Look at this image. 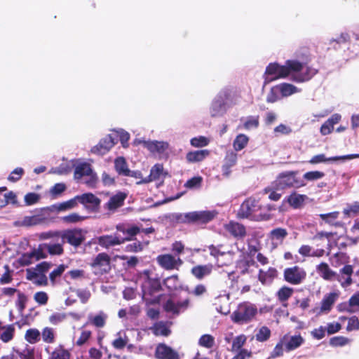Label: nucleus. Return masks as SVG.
<instances>
[{"label":"nucleus","mask_w":359,"mask_h":359,"mask_svg":"<svg viewBox=\"0 0 359 359\" xmlns=\"http://www.w3.org/2000/svg\"><path fill=\"white\" fill-rule=\"evenodd\" d=\"M291 70V78L296 82H304L311 79L316 73L315 68L295 60H287Z\"/></svg>","instance_id":"nucleus-1"},{"label":"nucleus","mask_w":359,"mask_h":359,"mask_svg":"<svg viewBox=\"0 0 359 359\" xmlns=\"http://www.w3.org/2000/svg\"><path fill=\"white\" fill-rule=\"evenodd\" d=\"M297 171H286L280 173L273 181V187L278 190L289 188L299 189L306 186L304 180L297 177Z\"/></svg>","instance_id":"nucleus-2"},{"label":"nucleus","mask_w":359,"mask_h":359,"mask_svg":"<svg viewBox=\"0 0 359 359\" xmlns=\"http://www.w3.org/2000/svg\"><path fill=\"white\" fill-rule=\"evenodd\" d=\"M257 313L256 306L249 302H243L238 305L237 309L231 315L232 320L236 323L245 324L251 321Z\"/></svg>","instance_id":"nucleus-3"},{"label":"nucleus","mask_w":359,"mask_h":359,"mask_svg":"<svg viewBox=\"0 0 359 359\" xmlns=\"http://www.w3.org/2000/svg\"><path fill=\"white\" fill-rule=\"evenodd\" d=\"M217 212L215 210H201L178 214L176 219L180 222L208 223L212 220Z\"/></svg>","instance_id":"nucleus-4"},{"label":"nucleus","mask_w":359,"mask_h":359,"mask_svg":"<svg viewBox=\"0 0 359 359\" xmlns=\"http://www.w3.org/2000/svg\"><path fill=\"white\" fill-rule=\"evenodd\" d=\"M260 208L261 205L258 200L249 198L242 203L238 214L241 218L261 220L263 219L262 215L257 214Z\"/></svg>","instance_id":"nucleus-5"},{"label":"nucleus","mask_w":359,"mask_h":359,"mask_svg":"<svg viewBox=\"0 0 359 359\" xmlns=\"http://www.w3.org/2000/svg\"><path fill=\"white\" fill-rule=\"evenodd\" d=\"M161 285L158 280L148 278L142 286V298L147 304H156L160 302Z\"/></svg>","instance_id":"nucleus-6"},{"label":"nucleus","mask_w":359,"mask_h":359,"mask_svg":"<svg viewBox=\"0 0 359 359\" xmlns=\"http://www.w3.org/2000/svg\"><path fill=\"white\" fill-rule=\"evenodd\" d=\"M289 75L291 76V70L287 64V61L285 62V65H279L277 63H271L267 66L265 71L264 85H266L276 79L285 78Z\"/></svg>","instance_id":"nucleus-7"},{"label":"nucleus","mask_w":359,"mask_h":359,"mask_svg":"<svg viewBox=\"0 0 359 359\" xmlns=\"http://www.w3.org/2000/svg\"><path fill=\"white\" fill-rule=\"evenodd\" d=\"M228 95L226 90H222L214 98L210 108V114L212 117L222 116L226 112Z\"/></svg>","instance_id":"nucleus-8"},{"label":"nucleus","mask_w":359,"mask_h":359,"mask_svg":"<svg viewBox=\"0 0 359 359\" xmlns=\"http://www.w3.org/2000/svg\"><path fill=\"white\" fill-rule=\"evenodd\" d=\"M339 296V292H338L326 294L320 302V306L313 308L310 311V312L315 313L316 316L328 313L332 310L334 303L338 299Z\"/></svg>","instance_id":"nucleus-9"},{"label":"nucleus","mask_w":359,"mask_h":359,"mask_svg":"<svg viewBox=\"0 0 359 359\" xmlns=\"http://www.w3.org/2000/svg\"><path fill=\"white\" fill-rule=\"evenodd\" d=\"M285 281L292 285L301 284L306 277V272L303 268L298 266L286 268L284 270Z\"/></svg>","instance_id":"nucleus-10"},{"label":"nucleus","mask_w":359,"mask_h":359,"mask_svg":"<svg viewBox=\"0 0 359 359\" xmlns=\"http://www.w3.org/2000/svg\"><path fill=\"white\" fill-rule=\"evenodd\" d=\"M125 242L126 239H123V237L118 233L103 235L95 239V243L98 244L100 247L106 250L122 245Z\"/></svg>","instance_id":"nucleus-11"},{"label":"nucleus","mask_w":359,"mask_h":359,"mask_svg":"<svg viewBox=\"0 0 359 359\" xmlns=\"http://www.w3.org/2000/svg\"><path fill=\"white\" fill-rule=\"evenodd\" d=\"M42 259H44V254L39 245L37 248H34L28 252H22L18 259V262L21 266H28Z\"/></svg>","instance_id":"nucleus-12"},{"label":"nucleus","mask_w":359,"mask_h":359,"mask_svg":"<svg viewBox=\"0 0 359 359\" xmlns=\"http://www.w3.org/2000/svg\"><path fill=\"white\" fill-rule=\"evenodd\" d=\"M62 242H67L70 245L78 247L84 241V234L81 229H70L63 231L60 233Z\"/></svg>","instance_id":"nucleus-13"},{"label":"nucleus","mask_w":359,"mask_h":359,"mask_svg":"<svg viewBox=\"0 0 359 359\" xmlns=\"http://www.w3.org/2000/svg\"><path fill=\"white\" fill-rule=\"evenodd\" d=\"M353 273V266L350 264H346L337 273L336 279L340 284L341 287L346 289L351 286L353 281L352 275Z\"/></svg>","instance_id":"nucleus-14"},{"label":"nucleus","mask_w":359,"mask_h":359,"mask_svg":"<svg viewBox=\"0 0 359 359\" xmlns=\"http://www.w3.org/2000/svg\"><path fill=\"white\" fill-rule=\"evenodd\" d=\"M156 260L158 264L166 270L178 269L182 264V261L180 258H175L170 254L158 255Z\"/></svg>","instance_id":"nucleus-15"},{"label":"nucleus","mask_w":359,"mask_h":359,"mask_svg":"<svg viewBox=\"0 0 359 359\" xmlns=\"http://www.w3.org/2000/svg\"><path fill=\"white\" fill-rule=\"evenodd\" d=\"M359 158V154H348L344 156H332L330 158H327L325 154H320L313 156L309 160V163L311 164H318L321 163H327V162H336L339 160L346 161V160H352L353 158Z\"/></svg>","instance_id":"nucleus-16"},{"label":"nucleus","mask_w":359,"mask_h":359,"mask_svg":"<svg viewBox=\"0 0 359 359\" xmlns=\"http://www.w3.org/2000/svg\"><path fill=\"white\" fill-rule=\"evenodd\" d=\"M126 196L127 195L123 192H118L112 195L104 205V208L109 211V214L114 213L118 208L123 205Z\"/></svg>","instance_id":"nucleus-17"},{"label":"nucleus","mask_w":359,"mask_h":359,"mask_svg":"<svg viewBox=\"0 0 359 359\" xmlns=\"http://www.w3.org/2000/svg\"><path fill=\"white\" fill-rule=\"evenodd\" d=\"M116 140L111 135H108L102 138L100 142L91 149L92 153L104 155L107 153L115 144Z\"/></svg>","instance_id":"nucleus-18"},{"label":"nucleus","mask_w":359,"mask_h":359,"mask_svg":"<svg viewBox=\"0 0 359 359\" xmlns=\"http://www.w3.org/2000/svg\"><path fill=\"white\" fill-rule=\"evenodd\" d=\"M1 359H34V348L25 346L22 348L13 349L11 354L2 357Z\"/></svg>","instance_id":"nucleus-19"},{"label":"nucleus","mask_w":359,"mask_h":359,"mask_svg":"<svg viewBox=\"0 0 359 359\" xmlns=\"http://www.w3.org/2000/svg\"><path fill=\"white\" fill-rule=\"evenodd\" d=\"M188 304L189 301L187 299L180 302H177L173 299H168L165 303L163 308L168 313L178 315L188 307Z\"/></svg>","instance_id":"nucleus-20"},{"label":"nucleus","mask_w":359,"mask_h":359,"mask_svg":"<svg viewBox=\"0 0 359 359\" xmlns=\"http://www.w3.org/2000/svg\"><path fill=\"white\" fill-rule=\"evenodd\" d=\"M155 355L158 359H180L178 353L164 344L157 346Z\"/></svg>","instance_id":"nucleus-21"},{"label":"nucleus","mask_w":359,"mask_h":359,"mask_svg":"<svg viewBox=\"0 0 359 359\" xmlns=\"http://www.w3.org/2000/svg\"><path fill=\"white\" fill-rule=\"evenodd\" d=\"M163 166L161 164L157 163L151 168L149 175L137 182V184H147L152 181L160 180L163 179Z\"/></svg>","instance_id":"nucleus-22"},{"label":"nucleus","mask_w":359,"mask_h":359,"mask_svg":"<svg viewBox=\"0 0 359 359\" xmlns=\"http://www.w3.org/2000/svg\"><path fill=\"white\" fill-rule=\"evenodd\" d=\"M76 198L78 202L84 205L87 208L92 210L97 208L100 203V200L91 193L76 196Z\"/></svg>","instance_id":"nucleus-23"},{"label":"nucleus","mask_w":359,"mask_h":359,"mask_svg":"<svg viewBox=\"0 0 359 359\" xmlns=\"http://www.w3.org/2000/svg\"><path fill=\"white\" fill-rule=\"evenodd\" d=\"M109 266V257L104 252L98 254L91 263V266L95 269H99L98 273L106 272ZM96 273L97 272H95Z\"/></svg>","instance_id":"nucleus-24"},{"label":"nucleus","mask_w":359,"mask_h":359,"mask_svg":"<svg viewBox=\"0 0 359 359\" xmlns=\"http://www.w3.org/2000/svg\"><path fill=\"white\" fill-rule=\"evenodd\" d=\"M316 271L319 276L327 281H332L336 279L337 272L333 271L325 262H321L316 266Z\"/></svg>","instance_id":"nucleus-25"},{"label":"nucleus","mask_w":359,"mask_h":359,"mask_svg":"<svg viewBox=\"0 0 359 359\" xmlns=\"http://www.w3.org/2000/svg\"><path fill=\"white\" fill-rule=\"evenodd\" d=\"M92 170L93 169L89 163L76 160L74 169V179L81 180L85 177L86 175L90 173Z\"/></svg>","instance_id":"nucleus-26"},{"label":"nucleus","mask_w":359,"mask_h":359,"mask_svg":"<svg viewBox=\"0 0 359 359\" xmlns=\"http://www.w3.org/2000/svg\"><path fill=\"white\" fill-rule=\"evenodd\" d=\"M341 118L339 114H334L328 118L320 127V132L322 135H327L330 134L333 129L334 126L338 123Z\"/></svg>","instance_id":"nucleus-27"},{"label":"nucleus","mask_w":359,"mask_h":359,"mask_svg":"<svg viewBox=\"0 0 359 359\" xmlns=\"http://www.w3.org/2000/svg\"><path fill=\"white\" fill-rule=\"evenodd\" d=\"M146 149L151 153L163 154L169 149V143L165 141L149 140L146 143Z\"/></svg>","instance_id":"nucleus-28"},{"label":"nucleus","mask_w":359,"mask_h":359,"mask_svg":"<svg viewBox=\"0 0 359 359\" xmlns=\"http://www.w3.org/2000/svg\"><path fill=\"white\" fill-rule=\"evenodd\" d=\"M224 228L226 231L236 238H243L246 233L244 226L238 222H231L225 224Z\"/></svg>","instance_id":"nucleus-29"},{"label":"nucleus","mask_w":359,"mask_h":359,"mask_svg":"<svg viewBox=\"0 0 359 359\" xmlns=\"http://www.w3.org/2000/svg\"><path fill=\"white\" fill-rule=\"evenodd\" d=\"M39 245L44 254V259L47 257V252L53 255H60L63 252L62 245L60 243H43Z\"/></svg>","instance_id":"nucleus-30"},{"label":"nucleus","mask_w":359,"mask_h":359,"mask_svg":"<svg viewBox=\"0 0 359 359\" xmlns=\"http://www.w3.org/2000/svg\"><path fill=\"white\" fill-rule=\"evenodd\" d=\"M76 162L75 159L63 161L58 167L53 168L51 172L58 175L68 174L72 169H75Z\"/></svg>","instance_id":"nucleus-31"},{"label":"nucleus","mask_w":359,"mask_h":359,"mask_svg":"<svg viewBox=\"0 0 359 359\" xmlns=\"http://www.w3.org/2000/svg\"><path fill=\"white\" fill-rule=\"evenodd\" d=\"M210 151L207 149L189 151L186 155V159L189 163H198L203 161Z\"/></svg>","instance_id":"nucleus-32"},{"label":"nucleus","mask_w":359,"mask_h":359,"mask_svg":"<svg viewBox=\"0 0 359 359\" xmlns=\"http://www.w3.org/2000/svg\"><path fill=\"white\" fill-rule=\"evenodd\" d=\"M212 270L211 264L198 265L192 268L191 273L198 280L210 274Z\"/></svg>","instance_id":"nucleus-33"},{"label":"nucleus","mask_w":359,"mask_h":359,"mask_svg":"<svg viewBox=\"0 0 359 359\" xmlns=\"http://www.w3.org/2000/svg\"><path fill=\"white\" fill-rule=\"evenodd\" d=\"M307 199L308 196L306 195L293 192L287 197V201L292 208H299L304 205L305 201Z\"/></svg>","instance_id":"nucleus-34"},{"label":"nucleus","mask_w":359,"mask_h":359,"mask_svg":"<svg viewBox=\"0 0 359 359\" xmlns=\"http://www.w3.org/2000/svg\"><path fill=\"white\" fill-rule=\"evenodd\" d=\"M276 276L277 270L275 268L270 267L267 271L259 269L258 279L262 284H267L271 283Z\"/></svg>","instance_id":"nucleus-35"},{"label":"nucleus","mask_w":359,"mask_h":359,"mask_svg":"<svg viewBox=\"0 0 359 359\" xmlns=\"http://www.w3.org/2000/svg\"><path fill=\"white\" fill-rule=\"evenodd\" d=\"M304 341V340L300 334L292 337L287 335V338L284 343L285 349L287 351L294 350L299 347Z\"/></svg>","instance_id":"nucleus-36"},{"label":"nucleus","mask_w":359,"mask_h":359,"mask_svg":"<svg viewBox=\"0 0 359 359\" xmlns=\"http://www.w3.org/2000/svg\"><path fill=\"white\" fill-rule=\"evenodd\" d=\"M107 315L103 311H100L97 315L89 314L88 323L92 324L97 327H103L105 325Z\"/></svg>","instance_id":"nucleus-37"},{"label":"nucleus","mask_w":359,"mask_h":359,"mask_svg":"<svg viewBox=\"0 0 359 359\" xmlns=\"http://www.w3.org/2000/svg\"><path fill=\"white\" fill-rule=\"evenodd\" d=\"M114 168L118 174L123 176H128L130 171L126 159L121 156L115 159Z\"/></svg>","instance_id":"nucleus-38"},{"label":"nucleus","mask_w":359,"mask_h":359,"mask_svg":"<svg viewBox=\"0 0 359 359\" xmlns=\"http://www.w3.org/2000/svg\"><path fill=\"white\" fill-rule=\"evenodd\" d=\"M241 121L243 122V128L247 130L256 129L259 124L258 116H250L244 119H241Z\"/></svg>","instance_id":"nucleus-39"},{"label":"nucleus","mask_w":359,"mask_h":359,"mask_svg":"<svg viewBox=\"0 0 359 359\" xmlns=\"http://www.w3.org/2000/svg\"><path fill=\"white\" fill-rule=\"evenodd\" d=\"M15 332V328L13 325H7L0 327V339L4 342H8L13 338Z\"/></svg>","instance_id":"nucleus-40"},{"label":"nucleus","mask_w":359,"mask_h":359,"mask_svg":"<svg viewBox=\"0 0 359 359\" xmlns=\"http://www.w3.org/2000/svg\"><path fill=\"white\" fill-rule=\"evenodd\" d=\"M249 142V137L245 134L238 135L233 142V147L235 151H239L244 149Z\"/></svg>","instance_id":"nucleus-41"},{"label":"nucleus","mask_w":359,"mask_h":359,"mask_svg":"<svg viewBox=\"0 0 359 359\" xmlns=\"http://www.w3.org/2000/svg\"><path fill=\"white\" fill-rule=\"evenodd\" d=\"M339 212L337 211L329 212L327 214H320L319 217L326 223L333 225L335 226H341V222H334L339 217Z\"/></svg>","instance_id":"nucleus-42"},{"label":"nucleus","mask_w":359,"mask_h":359,"mask_svg":"<svg viewBox=\"0 0 359 359\" xmlns=\"http://www.w3.org/2000/svg\"><path fill=\"white\" fill-rule=\"evenodd\" d=\"M331 264L334 267L346 265L348 262V257L344 252H337L330 258Z\"/></svg>","instance_id":"nucleus-43"},{"label":"nucleus","mask_w":359,"mask_h":359,"mask_svg":"<svg viewBox=\"0 0 359 359\" xmlns=\"http://www.w3.org/2000/svg\"><path fill=\"white\" fill-rule=\"evenodd\" d=\"M293 291L292 288L284 286L277 292V297L283 306H287L285 302L292 295Z\"/></svg>","instance_id":"nucleus-44"},{"label":"nucleus","mask_w":359,"mask_h":359,"mask_svg":"<svg viewBox=\"0 0 359 359\" xmlns=\"http://www.w3.org/2000/svg\"><path fill=\"white\" fill-rule=\"evenodd\" d=\"M278 86L282 97H287L298 92L297 87L290 83H283Z\"/></svg>","instance_id":"nucleus-45"},{"label":"nucleus","mask_w":359,"mask_h":359,"mask_svg":"<svg viewBox=\"0 0 359 359\" xmlns=\"http://www.w3.org/2000/svg\"><path fill=\"white\" fill-rule=\"evenodd\" d=\"M70 353L62 347L56 348L50 353L48 359H69Z\"/></svg>","instance_id":"nucleus-46"},{"label":"nucleus","mask_w":359,"mask_h":359,"mask_svg":"<svg viewBox=\"0 0 359 359\" xmlns=\"http://www.w3.org/2000/svg\"><path fill=\"white\" fill-rule=\"evenodd\" d=\"M155 335L168 336L170 331L167 325L163 322L156 323L151 328Z\"/></svg>","instance_id":"nucleus-47"},{"label":"nucleus","mask_w":359,"mask_h":359,"mask_svg":"<svg viewBox=\"0 0 359 359\" xmlns=\"http://www.w3.org/2000/svg\"><path fill=\"white\" fill-rule=\"evenodd\" d=\"M78 204V199L76 198V196H75L74 198H72L69 201L60 203L55 205V208L59 211H65L71 210L74 208H75Z\"/></svg>","instance_id":"nucleus-48"},{"label":"nucleus","mask_w":359,"mask_h":359,"mask_svg":"<svg viewBox=\"0 0 359 359\" xmlns=\"http://www.w3.org/2000/svg\"><path fill=\"white\" fill-rule=\"evenodd\" d=\"M40 222V219L36 216H26L21 220H19L16 224L19 226H29L36 225Z\"/></svg>","instance_id":"nucleus-49"},{"label":"nucleus","mask_w":359,"mask_h":359,"mask_svg":"<svg viewBox=\"0 0 359 359\" xmlns=\"http://www.w3.org/2000/svg\"><path fill=\"white\" fill-rule=\"evenodd\" d=\"M281 97L280 89L277 85L271 88L266 96V102L273 103L278 101Z\"/></svg>","instance_id":"nucleus-50"},{"label":"nucleus","mask_w":359,"mask_h":359,"mask_svg":"<svg viewBox=\"0 0 359 359\" xmlns=\"http://www.w3.org/2000/svg\"><path fill=\"white\" fill-rule=\"evenodd\" d=\"M25 339L30 344H35L40 339V332L37 329H29L25 333Z\"/></svg>","instance_id":"nucleus-51"},{"label":"nucleus","mask_w":359,"mask_h":359,"mask_svg":"<svg viewBox=\"0 0 359 359\" xmlns=\"http://www.w3.org/2000/svg\"><path fill=\"white\" fill-rule=\"evenodd\" d=\"M98 179L97 175L93 170L88 175H86L85 177L81 180V182L86 184L88 187H95L97 183Z\"/></svg>","instance_id":"nucleus-52"},{"label":"nucleus","mask_w":359,"mask_h":359,"mask_svg":"<svg viewBox=\"0 0 359 359\" xmlns=\"http://www.w3.org/2000/svg\"><path fill=\"white\" fill-rule=\"evenodd\" d=\"M279 191L273 187V182L269 187L264 189V192L269 194V198L273 201H278L280 198L282 193H278Z\"/></svg>","instance_id":"nucleus-53"},{"label":"nucleus","mask_w":359,"mask_h":359,"mask_svg":"<svg viewBox=\"0 0 359 359\" xmlns=\"http://www.w3.org/2000/svg\"><path fill=\"white\" fill-rule=\"evenodd\" d=\"M287 338V335L285 334L283 336V337L281 339L280 342H278L275 348H273V351L271 352V358H276L279 357L283 355V346H285V341Z\"/></svg>","instance_id":"nucleus-54"},{"label":"nucleus","mask_w":359,"mask_h":359,"mask_svg":"<svg viewBox=\"0 0 359 359\" xmlns=\"http://www.w3.org/2000/svg\"><path fill=\"white\" fill-rule=\"evenodd\" d=\"M287 232L286 229L277 228L271 231V238L272 240H276L281 242L287 236Z\"/></svg>","instance_id":"nucleus-55"},{"label":"nucleus","mask_w":359,"mask_h":359,"mask_svg":"<svg viewBox=\"0 0 359 359\" xmlns=\"http://www.w3.org/2000/svg\"><path fill=\"white\" fill-rule=\"evenodd\" d=\"M41 337L44 342L53 343L55 339V334L53 329L50 327H45L41 333Z\"/></svg>","instance_id":"nucleus-56"},{"label":"nucleus","mask_w":359,"mask_h":359,"mask_svg":"<svg viewBox=\"0 0 359 359\" xmlns=\"http://www.w3.org/2000/svg\"><path fill=\"white\" fill-rule=\"evenodd\" d=\"M209 140L204 136L193 137L190 140L191 146L194 147H203L209 144Z\"/></svg>","instance_id":"nucleus-57"},{"label":"nucleus","mask_w":359,"mask_h":359,"mask_svg":"<svg viewBox=\"0 0 359 359\" xmlns=\"http://www.w3.org/2000/svg\"><path fill=\"white\" fill-rule=\"evenodd\" d=\"M325 176V173L321 171H310L306 172L303 177L307 181H316L322 179Z\"/></svg>","instance_id":"nucleus-58"},{"label":"nucleus","mask_w":359,"mask_h":359,"mask_svg":"<svg viewBox=\"0 0 359 359\" xmlns=\"http://www.w3.org/2000/svg\"><path fill=\"white\" fill-rule=\"evenodd\" d=\"M85 217L81 216L77 213H72L62 217V220L68 224L77 223L85 219Z\"/></svg>","instance_id":"nucleus-59"},{"label":"nucleus","mask_w":359,"mask_h":359,"mask_svg":"<svg viewBox=\"0 0 359 359\" xmlns=\"http://www.w3.org/2000/svg\"><path fill=\"white\" fill-rule=\"evenodd\" d=\"M344 214L346 216H351V215H356L359 213V201H355L351 204L347 205V206L343 210Z\"/></svg>","instance_id":"nucleus-60"},{"label":"nucleus","mask_w":359,"mask_h":359,"mask_svg":"<svg viewBox=\"0 0 359 359\" xmlns=\"http://www.w3.org/2000/svg\"><path fill=\"white\" fill-rule=\"evenodd\" d=\"M349 342V339L342 336L334 337L330 340V344L332 346H343L348 344Z\"/></svg>","instance_id":"nucleus-61"},{"label":"nucleus","mask_w":359,"mask_h":359,"mask_svg":"<svg viewBox=\"0 0 359 359\" xmlns=\"http://www.w3.org/2000/svg\"><path fill=\"white\" fill-rule=\"evenodd\" d=\"M246 341V337L243 334H241L237 336L233 340L232 343V351H238L240 348L244 345Z\"/></svg>","instance_id":"nucleus-62"},{"label":"nucleus","mask_w":359,"mask_h":359,"mask_svg":"<svg viewBox=\"0 0 359 359\" xmlns=\"http://www.w3.org/2000/svg\"><path fill=\"white\" fill-rule=\"evenodd\" d=\"M34 301L39 305H46L48 300V295L46 292L40 291L34 294Z\"/></svg>","instance_id":"nucleus-63"},{"label":"nucleus","mask_w":359,"mask_h":359,"mask_svg":"<svg viewBox=\"0 0 359 359\" xmlns=\"http://www.w3.org/2000/svg\"><path fill=\"white\" fill-rule=\"evenodd\" d=\"M271 334V331L267 327H262L256 334V339L259 341L267 340Z\"/></svg>","instance_id":"nucleus-64"}]
</instances>
